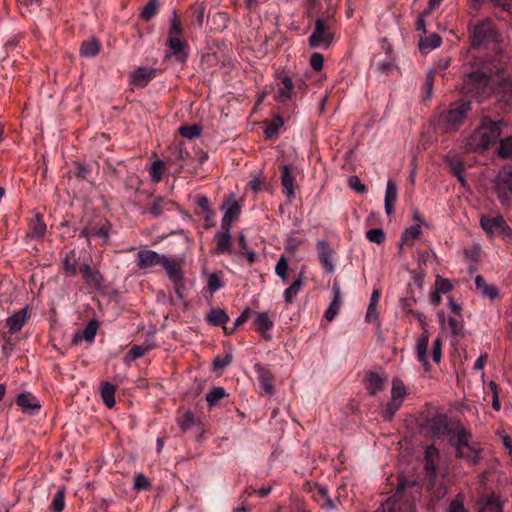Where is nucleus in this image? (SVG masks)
<instances>
[{
	"label": "nucleus",
	"instance_id": "8",
	"mask_svg": "<svg viewBox=\"0 0 512 512\" xmlns=\"http://www.w3.org/2000/svg\"><path fill=\"white\" fill-rule=\"evenodd\" d=\"M495 190L499 201L509 204L512 200V167H504L495 178Z\"/></svg>",
	"mask_w": 512,
	"mask_h": 512
},
{
	"label": "nucleus",
	"instance_id": "6",
	"mask_svg": "<svg viewBox=\"0 0 512 512\" xmlns=\"http://www.w3.org/2000/svg\"><path fill=\"white\" fill-rule=\"evenodd\" d=\"M489 78L482 71H474L467 75L462 86V93L482 99L486 95Z\"/></svg>",
	"mask_w": 512,
	"mask_h": 512
},
{
	"label": "nucleus",
	"instance_id": "1",
	"mask_svg": "<svg viewBox=\"0 0 512 512\" xmlns=\"http://www.w3.org/2000/svg\"><path fill=\"white\" fill-rule=\"evenodd\" d=\"M501 122L485 120L479 128L465 140V148L469 151L487 149L496 143L501 135Z\"/></svg>",
	"mask_w": 512,
	"mask_h": 512
},
{
	"label": "nucleus",
	"instance_id": "59",
	"mask_svg": "<svg viewBox=\"0 0 512 512\" xmlns=\"http://www.w3.org/2000/svg\"><path fill=\"white\" fill-rule=\"evenodd\" d=\"M178 423L183 430L190 428L194 424V414L191 411H186Z\"/></svg>",
	"mask_w": 512,
	"mask_h": 512
},
{
	"label": "nucleus",
	"instance_id": "61",
	"mask_svg": "<svg viewBox=\"0 0 512 512\" xmlns=\"http://www.w3.org/2000/svg\"><path fill=\"white\" fill-rule=\"evenodd\" d=\"M448 512H467L464 507L463 498L460 495L450 503Z\"/></svg>",
	"mask_w": 512,
	"mask_h": 512
},
{
	"label": "nucleus",
	"instance_id": "43",
	"mask_svg": "<svg viewBox=\"0 0 512 512\" xmlns=\"http://www.w3.org/2000/svg\"><path fill=\"white\" fill-rule=\"evenodd\" d=\"M225 396L226 392L224 388L215 387L206 395V401L210 407H213Z\"/></svg>",
	"mask_w": 512,
	"mask_h": 512
},
{
	"label": "nucleus",
	"instance_id": "48",
	"mask_svg": "<svg viewBox=\"0 0 512 512\" xmlns=\"http://www.w3.org/2000/svg\"><path fill=\"white\" fill-rule=\"evenodd\" d=\"M163 168H164V163L160 160L152 163V165L150 167V176H151L152 182L158 183L161 180L162 174H163Z\"/></svg>",
	"mask_w": 512,
	"mask_h": 512
},
{
	"label": "nucleus",
	"instance_id": "45",
	"mask_svg": "<svg viewBox=\"0 0 512 512\" xmlns=\"http://www.w3.org/2000/svg\"><path fill=\"white\" fill-rule=\"evenodd\" d=\"M440 45H441V38L438 35L433 34V35H430L429 37L425 38L424 40H421L420 49L422 51H425V50L430 51V50L438 48Z\"/></svg>",
	"mask_w": 512,
	"mask_h": 512
},
{
	"label": "nucleus",
	"instance_id": "16",
	"mask_svg": "<svg viewBox=\"0 0 512 512\" xmlns=\"http://www.w3.org/2000/svg\"><path fill=\"white\" fill-rule=\"evenodd\" d=\"M166 256L153 250H140L137 254V266L139 269H147L163 263Z\"/></svg>",
	"mask_w": 512,
	"mask_h": 512
},
{
	"label": "nucleus",
	"instance_id": "44",
	"mask_svg": "<svg viewBox=\"0 0 512 512\" xmlns=\"http://www.w3.org/2000/svg\"><path fill=\"white\" fill-rule=\"evenodd\" d=\"M479 506L478 512H502L501 504L494 498L479 502Z\"/></svg>",
	"mask_w": 512,
	"mask_h": 512
},
{
	"label": "nucleus",
	"instance_id": "42",
	"mask_svg": "<svg viewBox=\"0 0 512 512\" xmlns=\"http://www.w3.org/2000/svg\"><path fill=\"white\" fill-rule=\"evenodd\" d=\"M100 45L98 41L91 40L84 42L80 48V55L83 57H94L99 53Z\"/></svg>",
	"mask_w": 512,
	"mask_h": 512
},
{
	"label": "nucleus",
	"instance_id": "31",
	"mask_svg": "<svg viewBox=\"0 0 512 512\" xmlns=\"http://www.w3.org/2000/svg\"><path fill=\"white\" fill-rule=\"evenodd\" d=\"M294 85L289 76H284L281 79L280 87L276 93V99L284 102L291 98Z\"/></svg>",
	"mask_w": 512,
	"mask_h": 512
},
{
	"label": "nucleus",
	"instance_id": "33",
	"mask_svg": "<svg viewBox=\"0 0 512 512\" xmlns=\"http://www.w3.org/2000/svg\"><path fill=\"white\" fill-rule=\"evenodd\" d=\"M16 402L25 412L34 411L40 408V404L37 399L30 393H22L18 395Z\"/></svg>",
	"mask_w": 512,
	"mask_h": 512
},
{
	"label": "nucleus",
	"instance_id": "47",
	"mask_svg": "<svg viewBox=\"0 0 512 512\" xmlns=\"http://www.w3.org/2000/svg\"><path fill=\"white\" fill-rule=\"evenodd\" d=\"M179 133L189 140L199 137L201 134L200 126L194 124L191 126H183L179 129Z\"/></svg>",
	"mask_w": 512,
	"mask_h": 512
},
{
	"label": "nucleus",
	"instance_id": "56",
	"mask_svg": "<svg viewBox=\"0 0 512 512\" xmlns=\"http://www.w3.org/2000/svg\"><path fill=\"white\" fill-rule=\"evenodd\" d=\"M348 185L357 193H364L366 191L365 184H363L360 178L356 175H352L348 178Z\"/></svg>",
	"mask_w": 512,
	"mask_h": 512
},
{
	"label": "nucleus",
	"instance_id": "21",
	"mask_svg": "<svg viewBox=\"0 0 512 512\" xmlns=\"http://www.w3.org/2000/svg\"><path fill=\"white\" fill-rule=\"evenodd\" d=\"M85 283L95 289H100L103 285V277L98 270H93L90 265L82 264L80 266Z\"/></svg>",
	"mask_w": 512,
	"mask_h": 512
},
{
	"label": "nucleus",
	"instance_id": "51",
	"mask_svg": "<svg viewBox=\"0 0 512 512\" xmlns=\"http://www.w3.org/2000/svg\"><path fill=\"white\" fill-rule=\"evenodd\" d=\"M289 265L285 257H281L275 266V273L283 280L286 281Z\"/></svg>",
	"mask_w": 512,
	"mask_h": 512
},
{
	"label": "nucleus",
	"instance_id": "28",
	"mask_svg": "<svg viewBox=\"0 0 512 512\" xmlns=\"http://www.w3.org/2000/svg\"><path fill=\"white\" fill-rule=\"evenodd\" d=\"M217 244L215 251L216 253L224 254L231 251L232 238L230 230L222 229L215 235Z\"/></svg>",
	"mask_w": 512,
	"mask_h": 512
},
{
	"label": "nucleus",
	"instance_id": "17",
	"mask_svg": "<svg viewBox=\"0 0 512 512\" xmlns=\"http://www.w3.org/2000/svg\"><path fill=\"white\" fill-rule=\"evenodd\" d=\"M162 266L168 276V278L175 284L178 285L181 283L183 279V272H182V266L181 261L165 257L163 260Z\"/></svg>",
	"mask_w": 512,
	"mask_h": 512
},
{
	"label": "nucleus",
	"instance_id": "62",
	"mask_svg": "<svg viewBox=\"0 0 512 512\" xmlns=\"http://www.w3.org/2000/svg\"><path fill=\"white\" fill-rule=\"evenodd\" d=\"M324 64V58L320 53H313L310 58V65L315 71H320Z\"/></svg>",
	"mask_w": 512,
	"mask_h": 512
},
{
	"label": "nucleus",
	"instance_id": "15",
	"mask_svg": "<svg viewBox=\"0 0 512 512\" xmlns=\"http://www.w3.org/2000/svg\"><path fill=\"white\" fill-rule=\"evenodd\" d=\"M224 215L221 220V228L231 230L233 222L237 220L240 214V206L235 200H230L221 208Z\"/></svg>",
	"mask_w": 512,
	"mask_h": 512
},
{
	"label": "nucleus",
	"instance_id": "7",
	"mask_svg": "<svg viewBox=\"0 0 512 512\" xmlns=\"http://www.w3.org/2000/svg\"><path fill=\"white\" fill-rule=\"evenodd\" d=\"M404 489L405 485L400 483L396 493L382 504V512H415L417 497H412V499L406 497L404 499L405 496L402 494Z\"/></svg>",
	"mask_w": 512,
	"mask_h": 512
},
{
	"label": "nucleus",
	"instance_id": "53",
	"mask_svg": "<svg viewBox=\"0 0 512 512\" xmlns=\"http://www.w3.org/2000/svg\"><path fill=\"white\" fill-rule=\"evenodd\" d=\"M499 155L502 157L512 156V136L507 137L500 142Z\"/></svg>",
	"mask_w": 512,
	"mask_h": 512
},
{
	"label": "nucleus",
	"instance_id": "18",
	"mask_svg": "<svg viewBox=\"0 0 512 512\" xmlns=\"http://www.w3.org/2000/svg\"><path fill=\"white\" fill-rule=\"evenodd\" d=\"M387 384V376L376 372H369L365 378V385L369 395L376 396L384 391Z\"/></svg>",
	"mask_w": 512,
	"mask_h": 512
},
{
	"label": "nucleus",
	"instance_id": "19",
	"mask_svg": "<svg viewBox=\"0 0 512 512\" xmlns=\"http://www.w3.org/2000/svg\"><path fill=\"white\" fill-rule=\"evenodd\" d=\"M256 331L259 332L264 339L270 340V331L274 326L273 320L269 317L268 312H260L254 319Z\"/></svg>",
	"mask_w": 512,
	"mask_h": 512
},
{
	"label": "nucleus",
	"instance_id": "64",
	"mask_svg": "<svg viewBox=\"0 0 512 512\" xmlns=\"http://www.w3.org/2000/svg\"><path fill=\"white\" fill-rule=\"evenodd\" d=\"M447 328L450 330L452 335H458L462 330V324L456 318H449Z\"/></svg>",
	"mask_w": 512,
	"mask_h": 512
},
{
	"label": "nucleus",
	"instance_id": "54",
	"mask_svg": "<svg viewBox=\"0 0 512 512\" xmlns=\"http://www.w3.org/2000/svg\"><path fill=\"white\" fill-rule=\"evenodd\" d=\"M223 287V282L217 274H210L208 276L207 288L210 293H215Z\"/></svg>",
	"mask_w": 512,
	"mask_h": 512
},
{
	"label": "nucleus",
	"instance_id": "41",
	"mask_svg": "<svg viewBox=\"0 0 512 512\" xmlns=\"http://www.w3.org/2000/svg\"><path fill=\"white\" fill-rule=\"evenodd\" d=\"M63 269L66 275L75 276L77 274V259L74 251L66 255L63 260Z\"/></svg>",
	"mask_w": 512,
	"mask_h": 512
},
{
	"label": "nucleus",
	"instance_id": "14",
	"mask_svg": "<svg viewBox=\"0 0 512 512\" xmlns=\"http://www.w3.org/2000/svg\"><path fill=\"white\" fill-rule=\"evenodd\" d=\"M158 69L138 67L130 74V83L136 87L143 88L156 77Z\"/></svg>",
	"mask_w": 512,
	"mask_h": 512
},
{
	"label": "nucleus",
	"instance_id": "38",
	"mask_svg": "<svg viewBox=\"0 0 512 512\" xmlns=\"http://www.w3.org/2000/svg\"><path fill=\"white\" fill-rule=\"evenodd\" d=\"M314 497L324 508L334 509V503L328 495V491L323 486H318L314 490Z\"/></svg>",
	"mask_w": 512,
	"mask_h": 512
},
{
	"label": "nucleus",
	"instance_id": "26",
	"mask_svg": "<svg viewBox=\"0 0 512 512\" xmlns=\"http://www.w3.org/2000/svg\"><path fill=\"white\" fill-rule=\"evenodd\" d=\"M28 319V312L27 308H23L20 311L14 313L6 320V325L9 329L10 334H14L18 332L23 325L25 324L26 320Z\"/></svg>",
	"mask_w": 512,
	"mask_h": 512
},
{
	"label": "nucleus",
	"instance_id": "39",
	"mask_svg": "<svg viewBox=\"0 0 512 512\" xmlns=\"http://www.w3.org/2000/svg\"><path fill=\"white\" fill-rule=\"evenodd\" d=\"M284 125V121L280 116H275L267 125L264 134L266 138L273 139L278 136L279 129Z\"/></svg>",
	"mask_w": 512,
	"mask_h": 512
},
{
	"label": "nucleus",
	"instance_id": "60",
	"mask_svg": "<svg viewBox=\"0 0 512 512\" xmlns=\"http://www.w3.org/2000/svg\"><path fill=\"white\" fill-rule=\"evenodd\" d=\"M21 12H31L39 6V0H19Z\"/></svg>",
	"mask_w": 512,
	"mask_h": 512
},
{
	"label": "nucleus",
	"instance_id": "40",
	"mask_svg": "<svg viewBox=\"0 0 512 512\" xmlns=\"http://www.w3.org/2000/svg\"><path fill=\"white\" fill-rule=\"evenodd\" d=\"M65 507V488L61 487L54 494L50 509L52 512H62Z\"/></svg>",
	"mask_w": 512,
	"mask_h": 512
},
{
	"label": "nucleus",
	"instance_id": "24",
	"mask_svg": "<svg viewBox=\"0 0 512 512\" xmlns=\"http://www.w3.org/2000/svg\"><path fill=\"white\" fill-rule=\"evenodd\" d=\"M281 184L283 186V194L289 200H292L295 196V178L290 173L287 165H283L281 169Z\"/></svg>",
	"mask_w": 512,
	"mask_h": 512
},
{
	"label": "nucleus",
	"instance_id": "27",
	"mask_svg": "<svg viewBox=\"0 0 512 512\" xmlns=\"http://www.w3.org/2000/svg\"><path fill=\"white\" fill-rule=\"evenodd\" d=\"M438 460V449L433 445L427 447L425 450V469L432 478L436 477Z\"/></svg>",
	"mask_w": 512,
	"mask_h": 512
},
{
	"label": "nucleus",
	"instance_id": "12",
	"mask_svg": "<svg viewBox=\"0 0 512 512\" xmlns=\"http://www.w3.org/2000/svg\"><path fill=\"white\" fill-rule=\"evenodd\" d=\"M318 257L321 266L327 273H333L335 271L334 263V251L330 247L329 243L325 240L317 241Z\"/></svg>",
	"mask_w": 512,
	"mask_h": 512
},
{
	"label": "nucleus",
	"instance_id": "52",
	"mask_svg": "<svg viewBox=\"0 0 512 512\" xmlns=\"http://www.w3.org/2000/svg\"><path fill=\"white\" fill-rule=\"evenodd\" d=\"M158 2L157 0H149L142 11V18L145 20H150L153 18L157 12Z\"/></svg>",
	"mask_w": 512,
	"mask_h": 512
},
{
	"label": "nucleus",
	"instance_id": "11",
	"mask_svg": "<svg viewBox=\"0 0 512 512\" xmlns=\"http://www.w3.org/2000/svg\"><path fill=\"white\" fill-rule=\"evenodd\" d=\"M167 45L169 47V52L166 54L167 58L174 57L178 62H186L189 55V47L186 41L177 37L168 38Z\"/></svg>",
	"mask_w": 512,
	"mask_h": 512
},
{
	"label": "nucleus",
	"instance_id": "37",
	"mask_svg": "<svg viewBox=\"0 0 512 512\" xmlns=\"http://www.w3.org/2000/svg\"><path fill=\"white\" fill-rule=\"evenodd\" d=\"M228 320V314L224 309H212L207 315V321L213 326L223 325Z\"/></svg>",
	"mask_w": 512,
	"mask_h": 512
},
{
	"label": "nucleus",
	"instance_id": "29",
	"mask_svg": "<svg viewBox=\"0 0 512 512\" xmlns=\"http://www.w3.org/2000/svg\"><path fill=\"white\" fill-rule=\"evenodd\" d=\"M46 232V224L43 221L42 216L37 213L35 219L29 224L27 236L32 239H39L44 236Z\"/></svg>",
	"mask_w": 512,
	"mask_h": 512
},
{
	"label": "nucleus",
	"instance_id": "20",
	"mask_svg": "<svg viewBox=\"0 0 512 512\" xmlns=\"http://www.w3.org/2000/svg\"><path fill=\"white\" fill-rule=\"evenodd\" d=\"M428 429L433 437L441 438L448 431V420L445 415L433 416L428 421Z\"/></svg>",
	"mask_w": 512,
	"mask_h": 512
},
{
	"label": "nucleus",
	"instance_id": "9",
	"mask_svg": "<svg viewBox=\"0 0 512 512\" xmlns=\"http://www.w3.org/2000/svg\"><path fill=\"white\" fill-rule=\"evenodd\" d=\"M480 224L482 229L491 236L512 237V230L501 215H483L480 219Z\"/></svg>",
	"mask_w": 512,
	"mask_h": 512
},
{
	"label": "nucleus",
	"instance_id": "58",
	"mask_svg": "<svg viewBox=\"0 0 512 512\" xmlns=\"http://www.w3.org/2000/svg\"><path fill=\"white\" fill-rule=\"evenodd\" d=\"M432 359L434 362L439 363L442 357V341L436 338L432 344Z\"/></svg>",
	"mask_w": 512,
	"mask_h": 512
},
{
	"label": "nucleus",
	"instance_id": "50",
	"mask_svg": "<svg viewBox=\"0 0 512 512\" xmlns=\"http://www.w3.org/2000/svg\"><path fill=\"white\" fill-rule=\"evenodd\" d=\"M168 204L163 198H158L154 200L149 208V212L153 217H159L162 215L165 206Z\"/></svg>",
	"mask_w": 512,
	"mask_h": 512
},
{
	"label": "nucleus",
	"instance_id": "5",
	"mask_svg": "<svg viewBox=\"0 0 512 512\" xmlns=\"http://www.w3.org/2000/svg\"><path fill=\"white\" fill-rule=\"evenodd\" d=\"M407 395L406 387L403 381L399 378L392 380L391 397L382 410V416L385 420L390 421L399 408L402 406L403 401Z\"/></svg>",
	"mask_w": 512,
	"mask_h": 512
},
{
	"label": "nucleus",
	"instance_id": "63",
	"mask_svg": "<svg viewBox=\"0 0 512 512\" xmlns=\"http://www.w3.org/2000/svg\"><path fill=\"white\" fill-rule=\"evenodd\" d=\"M150 485L149 480L143 474H137L134 478V488L137 490H143L148 488Z\"/></svg>",
	"mask_w": 512,
	"mask_h": 512
},
{
	"label": "nucleus",
	"instance_id": "35",
	"mask_svg": "<svg viewBox=\"0 0 512 512\" xmlns=\"http://www.w3.org/2000/svg\"><path fill=\"white\" fill-rule=\"evenodd\" d=\"M303 287V277L300 275L283 293L284 301L287 305L294 301Z\"/></svg>",
	"mask_w": 512,
	"mask_h": 512
},
{
	"label": "nucleus",
	"instance_id": "55",
	"mask_svg": "<svg viewBox=\"0 0 512 512\" xmlns=\"http://www.w3.org/2000/svg\"><path fill=\"white\" fill-rule=\"evenodd\" d=\"M397 195V186L392 182V180H388L386 184L385 201L396 202Z\"/></svg>",
	"mask_w": 512,
	"mask_h": 512
},
{
	"label": "nucleus",
	"instance_id": "4",
	"mask_svg": "<svg viewBox=\"0 0 512 512\" xmlns=\"http://www.w3.org/2000/svg\"><path fill=\"white\" fill-rule=\"evenodd\" d=\"M470 110L471 106L467 101H461L453 104L449 110L442 112L439 115V127L446 132L456 130L458 126L462 124Z\"/></svg>",
	"mask_w": 512,
	"mask_h": 512
},
{
	"label": "nucleus",
	"instance_id": "32",
	"mask_svg": "<svg viewBox=\"0 0 512 512\" xmlns=\"http://www.w3.org/2000/svg\"><path fill=\"white\" fill-rule=\"evenodd\" d=\"M380 296H381V291L378 289H374L371 294L370 302H369L366 316H365V319L367 322H373L378 319L377 306H378V303L380 300Z\"/></svg>",
	"mask_w": 512,
	"mask_h": 512
},
{
	"label": "nucleus",
	"instance_id": "46",
	"mask_svg": "<svg viewBox=\"0 0 512 512\" xmlns=\"http://www.w3.org/2000/svg\"><path fill=\"white\" fill-rule=\"evenodd\" d=\"M182 32H183V30H182L181 21H180L179 17L177 16V14L174 12L173 17L170 22L168 38H173V37L181 38Z\"/></svg>",
	"mask_w": 512,
	"mask_h": 512
},
{
	"label": "nucleus",
	"instance_id": "23",
	"mask_svg": "<svg viewBox=\"0 0 512 512\" xmlns=\"http://www.w3.org/2000/svg\"><path fill=\"white\" fill-rule=\"evenodd\" d=\"M429 344V333L427 330L419 336L416 343V354L418 361L423 365L425 370H428V357H427V349Z\"/></svg>",
	"mask_w": 512,
	"mask_h": 512
},
{
	"label": "nucleus",
	"instance_id": "3",
	"mask_svg": "<svg viewBox=\"0 0 512 512\" xmlns=\"http://www.w3.org/2000/svg\"><path fill=\"white\" fill-rule=\"evenodd\" d=\"M497 40V32L490 20L477 23L471 31V41L474 48L486 49L492 45L496 49L498 47Z\"/></svg>",
	"mask_w": 512,
	"mask_h": 512
},
{
	"label": "nucleus",
	"instance_id": "57",
	"mask_svg": "<svg viewBox=\"0 0 512 512\" xmlns=\"http://www.w3.org/2000/svg\"><path fill=\"white\" fill-rule=\"evenodd\" d=\"M452 289V284L448 279L437 277L435 282V290L441 294H446Z\"/></svg>",
	"mask_w": 512,
	"mask_h": 512
},
{
	"label": "nucleus",
	"instance_id": "34",
	"mask_svg": "<svg viewBox=\"0 0 512 512\" xmlns=\"http://www.w3.org/2000/svg\"><path fill=\"white\" fill-rule=\"evenodd\" d=\"M495 93L500 100L512 105V80H503L497 87Z\"/></svg>",
	"mask_w": 512,
	"mask_h": 512
},
{
	"label": "nucleus",
	"instance_id": "30",
	"mask_svg": "<svg viewBox=\"0 0 512 512\" xmlns=\"http://www.w3.org/2000/svg\"><path fill=\"white\" fill-rule=\"evenodd\" d=\"M475 286L481 295L491 300L495 299L499 294L497 287L487 284L485 279L480 275L475 277Z\"/></svg>",
	"mask_w": 512,
	"mask_h": 512
},
{
	"label": "nucleus",
	"instance_id": "10",
	"mask_svg": "<svg viewBox=\"0 0 512 512\" xmlns=\"http://www.w3.org/2000/svg\"><path fill=\"white\" fill-rule=\"evenodd\" d=\"M333 42L331 23L322 19L315 21V28L309 37V45L312 48L329 47Z\"/></svg>",
	"mask_w": 512,
	"mask_h": 512
},
{
	"label": "nucleus",
	"instance_id": "22",
	"mask_svg": "<svg viewBox=\"0 0 512 512\" xmlns=\"http://www.w3.org/2000/svg\"><path fill=\"white\" fill-rule=\"evenodd\" d=\"M254 369L257 372L258 381L260 383L262 390L267 395H272L274 393V387L272 384L273 376L271 372L265 367L261 366L260 364H255Z\"/></svg>",
	"mask_w": 512,
	"mask_h": 512
},
{
	"label": "nucleus",
	"instance_id": "36",
	"mask_svg": "<svg viewBox=\"0 0 512 512\" xmlns=\"http://www.w3.org/2000/svg\"><path fill=\"white\" fill-rule=\"evenodd\" d=\"M115 386L110 384L109 382H105L101 386V396L103 399L104 404L108 408H112L115 405Z\"/></svg>",
	"mask_w": 512,
	"mask_h": 512
},
{
	"label": "nucleus",
	"instance_id": "13",
	"mask_svg": "<svg viewBox=\"0 0 512 512\" xmlns=\"http://www.w3.org/2000/svg\"><path fill=\"white\" fill-rule=\"evenodd\" d=\"M415 224L405 229L401 236L399 246L410 245L411 242L416 240L422 234V227H428V224L415 212L413 215Z\"/></svg>",
	"mask_w": 512,
	"mask_h": 512
},
{
	"label": "nucleus",
	"instance_id": "25",
	"mask_svg": "<svg viewBox=\"0 0 512 512\" xmlns=\"http://www.w3.org/2000/svg\"><path fill=\"white\" fill-rule=\"evenodd\" d=\"M333 299L325 311L324 317L328 321H332L339 313L342 306L341 291L337 284L333 285Z\"/></svg>",
	"mask_w": 512,
	"mask_h": 512
},
{
	"label": "nucleus",
	"instance_id": "49",
	"mask_svg": "<svg viewBox=\"0 0 512 512\" xmlns=\"http://www.w3.org/2000/svg\"><path fill=\"white\" fill-rule=\"evenodd\" d=\"M366 238L372 243L381 244L385 239L384 231L380 228L370 229L366 232Z\"/></svg>",
	"mask_w": 512,
	"mask_h": 512
},
{
	"label": "nucleus",
	"instance_id": "2",
	"mask_svg": "<svg viewBox=\"0 0 512 512\" xmlns=\"http://www.w3.org/2000/svg\"><path fill=\"white\" fill-rule=\"evenodd\" d=\"M451 443L456 449V456L475 465L480 460L481 447L479 443L471 440V434L463 427L455 430V435L451 438Z\"/></svg>",
	"mask_w": 512,
	"mask_h": 512
}]
</instances>
